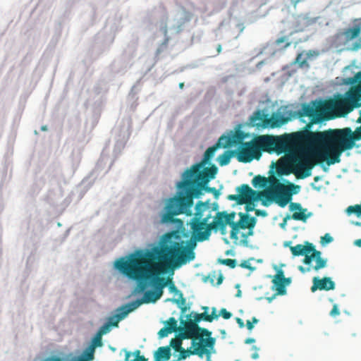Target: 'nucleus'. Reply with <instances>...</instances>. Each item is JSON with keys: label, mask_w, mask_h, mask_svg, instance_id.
Listing matches in <instances>:
<instances>
[{"label": "nucleus", "mask_w": 361, "mask_h": 361, "mask_svg": "<svg viewBox=\"0 0 361 361\" xmlns=\"http://www.w3.org/2000/svg\"><path fill=\"white\" fill-rule=\"evenodd\" d=\"M167 285L170 293H174L175 296H177V298H169L166 301H171L173 303H176L178 305H181L180 309L182 313L185 312L187 310L185 307L186 300L183 298V295L182 292L178 289L174 283L173 282L171 279L168 278Z\"/></svg>", "instance_id": "nucleus-17"}, {"label": "nucleus", "mask_w": 361, "mask_h": 361, "mask_svg": "<svg viewBox=\"0 0 361 361\" xmlns=\"http://www.w3.org/2000/svg\"><path fill=\"white\" fill-rule=\"evenodd\" d=\"M140 350L136 351V355H137V359L135 361H147V359H146L144 356H139Z\"/></svg>", "instance_id": "nucleus-48"}, {"label": "nucleus", "mask_w": 361, "mask_h": 361, "mask_svg": "<svg viewBox=\"0 0 361 361\" xmlns=\"http://www.w3.org/2000/svg\"><path fill=\"white\" fill-rule=\"evenodd\" d=\"M111 329V327L110 326V324L108 323H105L104 325H102L97 332V334H100L102 336L104 334H106L109 333Z\"/></svg>", "instance_id": "nucleus-38"}, {"label": "nucleus", "mask_w": 361, "mask_h": 361, "mask_svg": "<svg viewBox=\"0 0 361 361\" xmlns=\"http://www.w3.org/2000/svg\"><path fill=\"white\" fill-rule=\"evenodd\" d=\"M236 322H237L238 324L239 325V326L240 328H243L244 327V326H245L244 325V322H243V321L240 318L237 317L236 318Z\"/></svg>", "instance_id": "nucleus-51"}, {"label": "nucleus", "mask_w": 361, "mask_h": 361, "mask_svg": "<svg viewBox=\"0 0 361 361\" xmlns=\"http://www.w3.org/2000/svg\"><path fill=\"white\" fill-rule=\"evenodd\" d=\"M44 361H60V357L57 356H51L47 358Z\"/></svg>", "instance_id": "nucleus-49"}, {"label": "nucleus", "mask_w": 361, "mask_h": 361, "mask_svg": "<svg viewBox=\"0 0 361 361\" xmlns=\"http://www.w3.org/2000/svg\"><path fill=\"white\" fill-rule=\"evenodd\" d=\"M255 201H247V202L244 203V204H245V209L247 212L255 211Z\"/></svg>", "instance_id": "nucleus-40"}, {"label": "nucleus", "mask_w": 361, "mask_h": 361, "mask_svg": "<svg viewBox=\"0 0 361 361\" xmlns=\"http://www.w3.org/2000/svg\"><path fill=\"white\" fill-rule=\"evenodd\" d=\"M190 240L185 243L176 232L164 234L159 243L152 249L162 259H165L173 268H178L195 258L194 249L196 240Z\"/></svg>", "instance_id": "nucleus-4"}, {"label": "nucleus", "mask_w": 361, "mask_h": 361, "mask_svg": "<svg viewBox=\"0 0 361 361\" xmlns=\"http://www.w3.org/2000/svg\"><path fill=\"white\" fill-rule=\"evenodd\" d=\"M289 209L291 212H295L292 215V219L295 221H305L307 216L305 214V209H303L301 204L298 202H290Z\"/></svg>", "instance_id": "nucleus-21"}, {"label": "nucleus", "mask_w": 361, "mask_h": 361, "mask_svg": "<svg viewBox=\"0 0 361 361\" xmlns=\"http://www.w3.org/2000/svg\"><path fill=\"white\" fill-rule=\"evenodd\" d=\"M185 338H182L178 333L177 337L173 338L170 341V346L172 347L175 351H179L181 349L182 341Z\"/></svg>", "instance_id": "nucleus-34"}, {"label": "nucleus", "mask_w": 361, "mask_h": 361, "mask_svg": "<svg viewBox=\"0 0 361 361\" xmlns=\"http://www.w3.org/2000/svg\"><path fill=\"white\" fill-rule=\"evenodd\" d=\"M223 281V276L221 275L219 278H218V281H217V285H219Z\"/></svg>", "instance_id": "nucleus-56"}, {"label": "nucleus", "mask_w": 361, "mask_h": 361, "mask_svg": "<svg viewBox=\"0 0 361 361\" xmlns=\"http://www.w3.org/2000/svg\"><path fill=\"white\" fill-rule=\"evenodd\" d=\"M224 212L225 219H226V222H227L228 225L230 226L232 229L233 227V224H235V222L233 221L235 216V213L234 212H232L231 213L228 214L225 211H224Z\"/></svg>", "instance_id": "nucleus-36"}, {"label": "nucleus", "mask_w": 361, "mask_h": 361, "mask_svg": "<svg viewBox=\"0 0 361 361\" xmlns=\"http://www.w3.org/2000/svg\"><path fill=\"white\" fill-rule=\"evenodd\" d=\"M133 311V310L128 304L122 305L121 307L117 309L118 313L116 315L109 317L106 323L110 324L111 327H117L118 326L119 322L123 319L130 312Z\"/></svg>", "instance_id": "nucleus-18"}, {"label": "nucleus", "mask_w": 361, "mask_h": 361, "mask_svg": "<svg viewBox=\"0 0 361 361\" xmlns=\"http://www.w3.org/2000/svg\"><path fill=\"white\" fill-rule=\"evenodd\" d=\"M252 184L255 188H266L262 192H267L265 196H262L267 202H275L279 207H285L291 200L293 193V188H299L298 185L290 183L286 185L274 176L266 178L260 175L255 176L252 180Z\"/></svg>", "instance_id": "nucleus-6"}, {"label": "nucleus", "mask_w": 361, "mask_h": 361, "mask_svg": "<svg viewBox=\"0 0 361 361\" xmlns=\"http://www.w3.org/2000/svg\"><path fill=\"white\" fill-rule=\"evenodd\" d=\"M302 54L300 53L297 55V57L295 59V63H299L300 67H302L306 63V60L302 59Z\"/></svg>", "instance_id": "nucleus-42"}, {"label": "nucleus", "mask_w": 361, "mask_h": 361, "mask_svg": "<svg viewBox=\"0 0 361 361\" xmlns=\"http://www.w3.org/2000/svg\"><path fill=\"white\" fill-rule=\"evenodd\" d=\"M312 283L313 284L311 287V291L313 293L317 290L326 291L334 290L336 287L334 281H333L330 277L319 279V277L315 276L312 279Z\"/></svg>", "instance_id": "nucleus-16"}, {"label": "nucleus", "mask_w": 361, "mask_h": 361, "mask_svg": "<svg viewBox=\"0 0 361 361\" xmlns=\"http://www.w3.org/2000/svg\"><path fill=\"white\" fill-rule=\"evenodd\" d=\"M354 243L355 245L361 247V239L356 240Z\"/></svg>", "instance_id": "nucleus-54"}, {"label": "nucleus", "mask_w": 361, "mask_h": 361, "mask_svg": "<svg viewBox=\"0 0 361 361\" xmlns=\"http://www.w3.org/2000/svg\"><path fill=\"white\" fill-rule=\"evenodd\" d=\"M209 316H213L214 317V319H216L218 318L219 315L216 314V310L215 307H213L212 308V312L211 314H209Z\"/></svg>", "instance_id": "nucleus-52"}, {"label": "nucleus", "mask_w": 361, "mask_h": 361, "mask_svg": "<svg viewBox=\"0 0 361 361\" xmlns=\"http://www.w3.org/2000/svg\"><path fill=\"white\" fill-rule=\"evenodd\" d=\"M361 48V39L359 40V42H356L353 44V47L351 48V50L353 51H357L359 49Z\"/></svg>", "instance_id": "nucleus-45"}, {"label": "nucleus", "mask_w": 361, "mask_h": 361, "mask_svg": "<svg viewBox=\"0 0 361 361\" xmlns=\"http://www.w3.org/2000/svg\"><path fill=\"white\" fill-rule=\"evenodd\" d=\"M290 45V42H286V45L284 46V48H286Z\"/></svg>", "instance_id": "nucleus-63"}, {"label": "nucleus", "mask_w": 361, "mask_h": 361, "mask_svg": "<svg viewBox=\"0 0 361 361\" xmlns=\"http://www.w3.org/2000/svg\"><path fill=\"white\" fill-rule=\"evenodd\" d=\"M361 32V27L360 25H355L353 27L348 28L343 32L345 40L351 41L357 38Z\"/></svg>", "instance_id": "nucleus-27"}, {"label": "nucleus", "mask_w": 361, "mask_h": 361, "mask_svg": "<svg viewBox=\"0 0 361 361\" xmlns=\"http://www.w3.org/2000/svg\"><path fill=\"white\" fill-rule=\"evenodd\" d=\"M221 49H222L221 45V44H219V45L217 46V48H216V50H217L218 54H220V53H221Z\"/></svg>", "instance_id": "nucleus-57"}, {"label": "nucleus", "mask_w": 361, "mask_h": 361, "mask_svg": "<svg viewBox=\"0 0 361 361\" xmlns=\"http://www.w3.org/2000/svg\"><path fill=\"white\" fill-rule=\"evenodd\" d=\"M209 209V206L207 202H198L195 206V212L193 218L190 221V229L192 231V237L199 241V235L203 232L209 219L212 217L209 214L204 216V212Z\"/></svg>", "instance_id": "nucleus-10"}, {"label": "nucleus", "mask_w": 361, "mask_h": 361, "mask_svg": "<svg viewBox=\"0 0 361 361\" xmlns=\"http://www.w3.org/2000/svg\"><path fill=\"white\" fill-rule=\"evenodd\" d=\"M287 41V37L283 36V37H281L279 38H278L276 41H275V44L276 45H279L281 44V43H283Z\"/></svg>", "instance_id": "nucleus-46"}, {"label": "nucleus", "mask_w": 361, "mask_h": 361, "mask_svg": "<svg viewBox=\"0 0 361 361\" xmlns=\"http://www.w3.org/2000/svg\"><path fill=\"white\" fill-rule=\"evenodd\" d=\"M216 173L217 168L214 165L202 169V164H196L187 169L182 176V180L177 184L178 191L176 195L168 200L162 221L174 222V216L183 214L192 216L193 200L199 198L203 190L212 193L217 199L220 195L219 190L207 186L209 180L214 178Z\"/></svg>", "instance_id": "nucleus-3"}, {"label": "nucleus", "mask_w": 361, "mask_h": 361, "mask_svg": "<svg viewBox=\"0 0 361 361\" xmlns=\"http://www.w3.org/2000/svg\"><path fill=\"white\" fill-rule=\"evenodd\" d=\"M255 214L257 216H267V212L265 210L255 209Z\"/></svg>", "instance_id": "nucleus-44"}, {"label": "nucleus", "mask_w": 361, "mask_h": 361, "mask_svg": "<svg viewBox=\"0 0 361 361\" xmlns=\"http://www.w3.org/2000/svg\"><path fill=\"white\" fill-rule=\"evenodd\" d=\"M166 326L163 327L158 332L160 338L166 337L172 332H177V320L174 317H170L166 322Z\"/></svg>", "instance_id": "nucleus-22"}, {"label": "nucleus", "mask_w": 361, "mask_h": 361, "mask_svg": "<svg viewBox=\"0 0 361 361\" xmlns=\"http://www.w3.org/2000/svg\"><path fill=\"white\" fill-rule=\"evenodd\" d=\"M340 314V311L336 305H334L332 310L330 312V315L332 317H336Z\"/></svg>", "instance_id": "nucleus-43"}, {"label": "nucleus", "mask_w": 361, "mask_h": 361, "mask_svg": "<svg viewBox=\"0 0 361 361\" xmlns=\"http://www.w3.org/2000/svg\"><path fill=\"white\" fill-rule=\"evenodd\" d=\"M235 154V151H226L219 157V163L221 166L227 165L231 158Z\"/></svg>", "instance_id": "nucleus-32"}, {"label": "nucleus", "mask_w": 361, "mask_h": 361, "mask_svg": "<svg viewBox=\"0 0 361 361\" xmlns=\"http://www.w3.org/2000/svg\"><path fill=\"white\" fill-rule=\"evenodd\" d=\"M219 263L228 266L230 268H235L236 266V260L233 259H219Z\"/></svg>", "instance_id": "nucleus-37"}, {"label": "nucleus", "mask_w": 361, "mask_h": 361, "mask_svg": "<svg viewBox=\"0 0 361 361\" xmlns=\"http://www.w3.org/2000/svg\"><path fill=\"white\" fill-rule=\"evenodd\" d=\"M115 267L128 279L139 281L136 288L137 293H143L147 288L146 282L150 281L159 299L169 284L168 279L159 275L175 269L152 249L138 250L126 257H121L116 261Z\"/></svg>", "instance_id": "nucleus-2"}, {"label": "nucleus", "mask_w": 361, "mask_h": 361, "mask_svg": "<svg viewBox=\"0 0 361 361\" xmlns=\"http://www.w3.org/2000/svg\"><path fill=\"white\" fill-rule=\"evenodd\" d=\"M193 312L187 315L186 319H181L180 324L182 326H177V331L180 334L182 338L191 339L192 345H195L198 343H203L207 338L211 337L212 332L208 329L200 327L198 324H195L192 319Z\"/></svg>", "instance_id": "nucleus-9"}, {"label": "nucleus", "mask_w": 361, "mask_h": 361, "mask_svg": "<svg viewBox=\"0 0 361 361\" xmlns=\"http://www.w3.org/2000/svg\"><path fill=\"white\" fill-rule=\"evenodd\" d=\"M171 356L170 346L159 347L154 353V361H168Z\"/></svg>", "instance_id": "nucleus-26"}, {"label": "nucleus", "mask_w": 361, "mask_h": 361, "mask_svg": "<svg viewBox=\"0 0 361 361\" xmlns=\"http://www.w3.org/2000/svg\"><path fill=\"white\" fill-rule=\"evenodd\" d=\"M290 282V279L289 278H285L283 271L281 269H279L274 279L272 280V283L276 286V290L278 291V294L283 295L286 293V285L288 284Z\"/></svg>", "instance_id": "nucleus-20"}, {"label": "nucleus", "mask_w": 361, "mask_h": 361, "mask_svg": "<svg viewBox=\"0 0 361 361\" xmlns=\"http://www.w3.org/2000/svg\"><path fill=\"white\" fill-rule=\"evenodd\" d=\"M228 225L225 219L224 212H218L214 217L212 223L206 226L204 230L199 235V242H203L209 238L212 231H219L222 235H226V226Z\"/></svg>", "instance_id": "nucleus-12"}, {"label": "nucleus", "mask_w": 361, "mask_h": 361, "mask_svg": "<svg viewBox=\"0 0 361 361\" xmlns=\"http://www.w3.org/2000/svg\"><path fill=\"white\" fill-rule=\"evenodd\" d=\"M243 268L248 269H252V267H251L250 264L247 262H243L240 265Z\"/></svg>", "instance_id": "nucleus-47"}, {"label": "nucleus", "mask_w": 361, "mask_h": 361, "mask_svg": "<svg viewBox=\"0 0 361 361\" xmlns=\"http://www.w3.org/2000/svg\"><path fill=\"white\" fill-rule=\"evenodd\" d=\"M252 234H253V231H252V229H251V230H249V231H248L247 235L243 234V237H247L248 235H252Z\"/></svg>", "instance_id": "nucleus-55"}, {"label": "nucleus", "mask_w": 361, "mask_h": 361, "mask_svg": "<svg viewBox=\"0 0 361 361\" xmlns=\"http://www.w3.org/2000/svg\"><path fill=\"white\" fill-rule=\"evenodd\" d=\"M292 117H294L292 112H290L289 116H284L280 113H274L270 118H265L263 121V125L264 126H270L272 128L281 127L290 121Z\"/></svg>", "instance_id": "nucleus-15"}, {"label": "nucleus", "mask_w": 361, "mask_h": 361, "mask_svg": "<svg viewBox=\"0 0 361 361\" xmlns=\"http://www.w3.org/2000/svg\"><path fill=\"white\" fill-rule=\"evenodd\" d=\"M360 116L358 118V119L357 120V122L361 123V111H360Z\"/></svg>", "instance_id": "nucleus-60"}, {"label": "nucleus", "mask_w": 361, "mask_h": 361, "mask_svg": "<svg viewBox=\"0 0 361 361\" xmlns=\"http://www.w3.org/2000/svg\"><path fill=\"white\" fill-rule=\"evenodd\" d=\"M192 321L195 324H197V323L200 322L202 319H203L206 322H212L214 319V317L209 316V314H207L206 312H203V313L193 312V314L192 315Z\"/></svg>", "instance_id": "nucleus-30"}, {"label": "nucleus", "mask_w": 361, "mask_h": 361, "mask_svg": "<svg viewBox=\"0 0 361 361\" xmlns=\"http://www.w3.org/2000/svg\"><path fill=\"white\" fill-rule=\"evenodd\" d=\"M344 114H348L355 108L361 106V90L358 88V85L351 88L344 97Z\"/></svg>", "instance_id": "nucleus-14"}, {"label": "nucleus", "mask_w": 361, "mask_h": 361, "mask_svg": "<svg viewBox=\"0 0 361 361\" xmlns=\"http://www.w3.org/2000/svg\"><path fill=\"white\" fill-rule=\"evenodd\" d=\"M244 136L242 132H236L233 136L222 135L219 138V142H222V147H227L233 144L240 143L243 139Z\"/></svg>", "instance_id": "nucleus-24"}, {"label": "nucleus", "mask_w": 361, "mask_h": 361, "mask_svg": "<svg viewBox=\"0 0 361 361\" xmlns=\"http://www.w3.org/2000/svg\"><path fill=\"white\" fill-rule=\"evenodd\" d=\"M240 219L233 224V227L231 231V238L233 240L238 239V233L240 229L248 228L249 230L253 229L256 224V219L255 217H250L247 214L239 213Z\"/></svg>", "instance_id": "nucleus-13"}, {"label": "nucleus", "mask_w": 361, "mask_h": 361, "mask_svg": "<svg viewBox=\"0 0 361 361\" xmlns=\"http://www.w3.org/2000/svg\"><path fill=\"white\" fill-rule=\"evenodd\" d=\"M94 359V352L89 347H87L75 361H92ZM60 361H63L61 358H60Z\"/></svg>", "instance_id": "nucleus-29"}, {"label": "nucleus", "mask_w": 361, "mask_h": 361, "mask_svg": "<svg viewBox=\"0 0 361 361\" xmlns=\"http://www.w3.org/2000/svg\"><path fill=\"white\" fill-rule=\"evenodd\" d=\"M333 241V238L329 233H326L324 236L321 238V243L322 244H327L330 243Z\"/></svg>", "instance_id": "nucleus-39"}, {"label": "nucleus", "mask_w": 361, "mask_h": 361, "mask_svg": "<svg viewBox=\"0 0 361 361\" xmlns=\"http://www.w3.org/2000/svg\"><path fill=\"white\" fill-rule=\"evenodd\" d=\"M344 97L338 94L335 99L321 102L316 106L315 103L303 104L301 109L293 114L294 117L302 119L309 117L310 121L303 130L292 133L289 142L300 148V152L292 153L287 159L289 171H286L283 162L279 161L276 165L278 175L293 173L298 179H304L312 174V169L319 163L324 161L322 153L328 138L330 129L324 131H311L312 126L322 122L324 114L330 112H338L340 116H344Z\"/></svg>", "instance_id": "nucleus-1"}, {"label": "nucleus", "mask_w": 361, "mask_h": 361, "mask_svg": "<svg viewBox=\"0 0 361 361\" xmlns=\"http://www.w3.org/2000/svg\"><path fill=\"white\" fill-rule=\"evenodd\" d=\"M255 342V340L252 338H247L245 341V343L247 344H250V343H252Z\"/></svg>", "instance_id": "nucleus-53"}, {"label": "nucleus", "mask_w": 361, "mask_h": 361, "mask_svg": "<svg viewBox=\"0 0 361 361\" xmlns=\"http://www.w3.org/2000/svg\"><path fill=\"white\" fill-rule=\"evenodd\" d=\"M222 146V142H219V140H218L217 143L216 145H214V146L212 147H209L206 152H204V158H203V160H202V162L201 163L202 164V166L206 164L209 160H210L214 154V152H216V150ZM204 168L202 167V169H204Z\"/></svg>", "instance_id": "nucleus-28"}, {"label": "nucleus", "mask_w": 361, "mask_h": 361, "mask_svg": "<svg viewBox=\"0 0 361 361\" xmlns=\"http://www.w3.org/2000/svg\"><path fill=\"white\" fill-rule=\"evenodd\" d=\"M238 194L229 195L227 198L229 200L235 201L238 204L242 205L247 201H258L261 200L262 205L267 207L269 205L265 200L262 198V196H265L267 192H258L252 190L248 185L243 184L236 188Z\"/></svg>", "instance_id": "nucleus-11"}, {"label": "nucleus", "mask_w": 361, "mask_h": 361, "mask_svg": "<svg viewBox=\"0 0 361 361\" xmlns=\"http://www.w3.org/2000/svg\"><path fill=\"white\" fill-rule=\"evenodd\" d=\"M215 345V338L212 337L206 338L205 341L199 343V348L203 351L202 357L204 355H206L207 361H212L211 360V350L214 349Z\"/></svg>", "instance_id": "nucleus-23"}, {"label": "nucleus", "mask_w": 361, "mask_h": 361, "mask_svg": "<svg viewBox=\"0 0 361 361\" xmlns=\"http://www.w3.org/2000/svg\"><path fill=\"white\" fill-rule=\"evenodd\" d=\"M328 138L322 151L328 165L339 163L341 154L355 146V141L361 140V126L355 132L350 128L330 129Z\"/></svg>", "instance_id": "nucleus-5"}, {"label": "nucleus", "mask_w": 361, "mask_h": 361, "mask_svg": "<svg viewBox=\"0 0 361 361\" xmlns=\"http://www.w3.org/2000/svg\"><path fill=\"white\" fill-rule=\"evenodd\" d=\"M219 315H221L225 319H228L231 317L232 314L227 311L226 309L222 308L219 312Z\"/></svg>", "instance_id": "nucleus-41"}, {"label": "nucleus", "mask_w": 361, "mask_h": 361, "mask_svg": "<svg viewBox=\"0 0 361 361\" xmlns=\"http://www.w3.org/2000/svg\"><path fill=\"white\" fill-rule=\"evenodd\" d=\"M257 357H258V354L257 353H255V354L252 355V358L256 359Z\"/></svg>", "instance_id": "nucleus-61"}, {"label": "nucleus", "mask_w": 361, "mask_h": 361, "mask_svg": "<svg viewBox=\"0 0 361 361\" xmlns=\"http://www.w3.org/2000/svg\"><path fill=\"white\" fill-rule=\"evenodd\" d=\"M265 118H267V115L264 114L261 111L257 110L254 112L252 116L250 117V122L253 125L258 126L260 124V123H263V121Z\"/></svg>", "instance_id": "nucleus-31"}, {"label": "nucleus", "mask_w": 361, "mask_h": 361, "mask_svg": "<svg viewBox=\"0 0 361 361\" xmlns=\"http://www.w3.org/2000/svg\"><path fill=\"white\" fill-rule=\"evenodd\" d=\"M284 143L271 136H259L255 141L243 144V147L238 152V160L240 162L247 163L254 158L259 159L261 156L260 150L271 149H282Z\"/></svg>", "instance_id": "nucleus-7"}, {"label": "nucleus", "mask_w": 361, "mask_h": 361, "mask_svg": "<svg viewBox=\"0 0 361 361\" xmlns=\"http://www.w3.org/2000/svg\"><path fill=\"white\" fill-rule=\"evenodd\" d=\"M251 322H252V324H257L258 322V319L256 317H252Z\"/></svg>", "instance_id": "nucleus-58"}, {"label": "nucleus", "mask_w": 361, "mask_h": 361, "mask_svg": "<svg viewBox=\"0 0 361 361\" xmlns=\"http://www.w3.org/2000/svg\"><path fill=\"white\" fill-rule=\"evenodd\" d=\"M192 349H187L181 348V349L178 351L180 353L178 360H185L188 356L190 355H197L200 357H202V354L203 351L201 348H199V343L195 345H192Z\"/></svg>", "instance_id": "nucleus-25"}, {"label": "nucleus", "mask_w": 361, "mask_h": 361, "mask_svg": "<svg viewBox=\"0 0 361 361\" xmlns=\"http://www.w3.org/2000/svg\"><path fill=\"white\" fill-rule=\"evenodd\" d=\"M103 345L102 342V336L96 333L94 336L91 341L90 345L88 346L90 349H92L94 352H95V348L97 347H102Z\"/></svg>", "instance_id": "nucleus-33"}, {"label": "nucleus", "mask_w": 361, "mask_h": 361, "mask_svg": "<svg viewBox=\"0 0 361 361\" xmlns=\"http://www.w3.org/2000/svg\"><path fill=\"white\" fill-rule=\"evenodd\" d=\"M246 326H247V329L250 331L254 328V325L252 324V322H251V321H250V320H247Z\"/></svg>", "instance_id": "nucleus-50"}, {"label": "nucleus", "mask_w": 361, "mask_h": 361, "mask_svg": "<svg viewBox=\"0 0 361 361\" xmlns=\"http://www.w3.org/2000/svg\"><path fill=\"white\" fill-rule=\"evenodd\" d=\"M346 212L348 214H355L358 217L361 216V205L355 204L353 206H349L346 209Z\"/></svg>", "instance_id": "nucleus-35"}, {"label": "nucleus", "mask_w": 361, "mask_h": 361, "mask_svg": "<svg viewBox=\"0 0 361 361\" xmlns=\"http://www.w3.org/2000/svg\"><path fill=\"white\" fill-rule=\"evenodd\" d=\"M290 250L293 256H305L303 263L306 267L300 266L298 269L303 274L312 271H318L326 267L327 260L322 257L320 251L317 250L312 243L305 242V245L298 244L290 246Z\"/></svg>", "instance_id": "nucleus-8"}, {"label": "nucleus", "mask_w": 361, "mask_h": 361, "mask_svg": "<svg viewBox=\"0 0 361 361\" xmlns=\"http://www.w3.org/2000/svg\"><path fill=\"white\" fill-rule=\"evenodd\" d=\"M130 356V353L129 352H127L126 353V360H128V358Z\"/></svg>", "instance_id": "nucleus-64"}, {"label": "nucleus", "mask_w": 361, "mask_h": 361, "mask_svg": "<svg viewBox=\"0 0 361 361\" xmlns=\"http://www.w3.org/2000/svg\"><path fill=\"white\" fill-rule=\"evenodd\" d=\"M158 300L159 298L157 296L154 290H147L145 292L143 297L141 299H137L128 304L134 311L142 304L154 303Z\"/></svg>", "instance_id": "nucleus-19"}, {"label": "nucleus", "mask_w": 361, "mask_h": 361, "mask_svg": "<svg viewBox=\"0 0 361 361\" xmlns=\"http://www.w3.org/2000/svg\"><path fill=\"white\" fill-rule=\"evenodd\" d=\"M183 87H184V83L183 82H180L179 84V87L182 89V88H183Z\"/></svg>", "instance_id": "nucleus-62"}, {"label": "nucleus", "mask_w": 361, "mask_h": 361, "mask_svg": "<svg viewBox=\"0 0 361 361\" xmlns=\"http://www.w3.org/2000/svg\"><path fill=\"white\" fill-rule=\"evenodd\" d=\"M353 224H354L355 226H361V222L355 221V222H353Z\"/></svg>", "instance_id": "nucleus-59"}]
</instances>
